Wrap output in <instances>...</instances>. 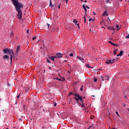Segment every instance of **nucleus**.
I'll return each mask as SVG.
<instances>
[{"mask_svg": "<svg viewBox=\"0 0 129 129\" xmlns=\"http://www.w3.org/2000/svg\"><path fill=\"white\" fill-rule=\"evenodd\" d=\"M102 81H104V79H103V80H102Z\"/></svg>", "mask_w": 129, "mask_h": 129, "instance_id": "50", "label": "nucleus"}, {"mask_svg": "<svg viewBox=\"0 0 129 129\" xmlns=\"http://www.w3.org/2000/svg\"><path fill=\"white\" fill-rule=\"evenodd\" d=\"M53 79L56 80H58V81H65V78H63V80H62L61 79L59 78H53Z\"/></svg>", "mask_w": 129, "mask_h": 129, "instance_id": "8", "label": "nucleus"}, {"mask_svg": "<svg viewBox=\"0 0 129 129\" xmlns=\"http://www.w3.org/2000/svg\"><path fill=\"white\" fill-rule=\"evenodd\" d=\"M17 98H20V95L17 96Z\"/></svg>", "mask_w": 129, "mask_h": 129, "instance_id": "42", "label": "nucleus"}, {"mask_svg": "<svg viewBox=\"0 0 129 129\" xmlns=\"http://www.w3.org/2000/svg\"><path fill=\"white\" fill-rule=\"evenodd\" d=\"M77 58H78V59H79V60H80L81 61H82V62H83V61H84V58H82L80 56H77Z\"/></svg>", "mask_w": 129, "mask_h": 129, "instance_id": "11", "label": "nucleus"}, {"mask_svg": "<svg viewBox=\"0 0 129 129\" xmlns=\"http://www.w3.org/2000/svg\"><path fill=\"white\" fill-rule=\"evenodd\" d=\"M49 4L50 8H53V7H54V5H52V0H50Z\"/></svg>", "mask_w": 129, "mask_h": 129, "instance_id": "14", "label": "nucleus"}, {"mask_svg": "<svg viewBox=\"0 0 129 129\" xmlns=\"http://www.w3.org/2000/svg\"><path fill=\"white\" fill-rule=\"evenodd\" d=\"M64 62H67V60H64Z\"/></svg>", "mask_w": 129, "mask_h": 129, "instance_id": "46", "label": "nucleus"}, {"mask_svg": "<svg viewBox=\"0 0 129 129\" xmlns=\"http://www.w3.org/2000/svg\"><path fill=\"white\" fill-rule=\"evenodd\" d=\"M121 2H122V0H120Z\"/></svg>", "mask_w": 129, "mask_h": 129, "instance_id": "53", "label": "nucleus"}, {"mask_svg": "<svg viewBox=\"0 0 129 129\" xmlns=\"http://www.w3.org/2000/svg\"><path fill=\"white\" fill-rule=\"evenodd\" d=\"M127 111H129V108L127 109Z\"/></svg>", "mask_w": 129, "mask_h": 129, "instance_id": "49", "label": "nucleus"}, {"mask_svg": "<svg viewBox=\"0 0 129 129\" xmlns=\"http://www.w3.org/2000/svg\"><path fill=\"white\" fill-rule=\"evenodd\" d=\"M116 51H117V49H115L113 51V54H114L115 55H116Z\"/></svg>", "mask_w": 129, "mask_h": 129, "instance_id": "26", "label": "nucleus"}, {"mask_svg": "<svg viewBox=\"0 0 129 129\" xmlns=\"http://www.w3.org/2000/svg\"><path fill=\"white\" fill-rule=\"evenodd\" d=\"M3 52H4L5 54H10L11 62H12L13 60V55H14V51H13V49L10 50L8 48H5L3 49Z\"/></svg>", "mask_w": 129, "mask_h": 129, "instance_id": "2", "label": "nucleus"}, {"mask_svg": "<svg viewBox=\"0 0 129 129\" xmlns=\"http://www.w3.org/2000/svg\"><path fill=\"white\" fill-rule=\"evenodd\" d=\"M36 38H37V37L35 36V37H34L32 38V39H33V41H34V40H36Z\"/></svg>", "mask_w": 129, "mask_h": 129, "instance_id": "31", "label": "nucleus"}, {"mask_svg": "<svg viewBox=\"0 0 129 129\" xmlns=\"http://www.w3.org/2000/svg\"><path fill=\"white\" fill-rule=\"evenodd\" d=\"M115 61V59H112V60L111 61L112 64V63H114Z\"/></svg>", "mask_w": 129, "mask_h": 129, "instance_id": "30", "label": "nucleus"}, {"mask_svg": "<svg viewBox=\"0 0 129 129\" xmlns=\"http://www.w3.org/2000/svg\"><path fill=\"white\" fill-rule=\"evenodd\" d=\"M82 107H84V103H79Z\"/></svg>", "mask_w": 129, "mask_h": 129, "instance_id": "20", "label": "nucleus"}, {"mask_svg": "<svg viewBox=\"0 0 129 129\" xmlns=\"http://www.w3.org/2000/svg\"><path fill=\"white\" fill-rule=\"evenodd\" d=\"M115 112H116V114H117V115L118 116H119V114H118V112L116 111Z\"/></svg>", "mask_w": 129, "mask_h": 129, "instance_id": "36", "label": "nucleus"}, {"mask_svg": "<svg viewBox=\"0 0 129 129\" xmlns=\"http://www.w3.org/2000/svg\"><path fill=\"white\" fill-rule=\"evenodd\" d=\"M55 54L56 55V57H57L58 59H60V58H62V56L63 55V54L60 52H57Z\"/></svg>", "mask_w": 129, "mask_h": 129, "instance_id": "4", "label": "nucleus"}, {"mask_svg": "<svg viewBox=\"0 0 129 129\" xmlns=\"http://www.w3.org/2000/svg\"><path fill=\"white\" fill-rule=\"evenodd\" d=\"M50 60H52V61H55V58L53 57V56H51L50 57Z\"/></svg>", "mask_w": 129, "mask_h": 129, "instance_id": "19", "label": "nucleus"}, {"mask_svg": "<svg viewBox=\"0 0 129 129\" xmlns=\"http://www.w3.org/2000/svg\"><path fill=\"white\" fill-rule=\"evenodd\" d=\"M46 25L48 26V28H50V24H49L48 23H47Z\"/></svg>", "mask_w": 129, "mask_h": 129, "instance_id": "34", "label": "nucleus"}, {"mask_svg": "<svg viewBox=\"0 0 129 129\" xmlns=\"http://www.w3.org/2000/svg\"><path fill=\"white\" fill-rule=\"evenodd\" d=\"M108 30H110L111 31H114L115 29L113 27H109L108 28Z\"/></svg>", "mask_w": 129, "mask_h": 129, "instance_id": "12", "label": "nucleus"}, {"mask_svg": "<svg viewBox=\"0 0 129 129\" xmlns=\"http://www.w3.org/2000/svg\"><path fill=\"white\" fill-rule=\"evenodd\" d=\"M11 2L14 4V6L15 7V10L16 12H18V18L19 19V20H21L22 19V17L23 16V12H22V10L21 9L22 8H24V6H23V4L19 3V0H11Z\"/></svg>", "mask_w": 129, "mask_h": 129, "instance_id": "1", "label": "nucleus"}, {"mask_svg": "<svg viewBox=\"0 0 129 129\" xmlns=\"http://www.w3.org/2000/svg\"><path fill=\"white\" fill-rule=\"evenodd\" d=\"M11 35H13V33H12Z\"/></svg>", "mask_w": 129, "mask_h": 129, "instance_id": "56", "label": "nucleus"}, {"mask_svg": "<svg viewBox=\"0 0 129 129\" xmlns=\"http://www.w3.org/2000/svg\"><path fill=\"white\" fill-rule=\"evenodd\" d=\"M73 99V98L71 99V103L72 104H73V105H74L76 104V103H77V101H76V99H75V101H74Z\"/></svg>", "mask_w": 129, "mask_h": 129, "instance_id": "5", "label": "nucleus"}, {"mask_svg": "<svg viewBox=\"0 0 129 129\" xmlns=\"http://www.w3.org/2000/svg\"><path fill=\"white\" fill-rule=\"evenodd\" d=\"M86 8H87V9H90L89 7H88L87 6H86Z\"/></svg>", "mask_w": 129, "mask_h": 129, "instance_id": "39", "label": "nucleus"}, {"mask_svg": "<svg viewBox=\"0 0 129 129\" xmlns=\"http://www.w3.org/2000/svg\"><path fill=\"white\" fill-rule=\"evenodd\" d=\"M107 64H112V62H111V60H108L106 62Z\"/></svg>", "mask_w": 129, "mask_h": 129, "instance_id": "16", "label": "nucleus"}, {"mask_svg": "<svg viewBox=\"0 0 129 129\" xmlns=\"http://www.w3.org/2000/svg\"><path fill=\"white\" fill-rule=\"evenodd\" d=\"M46 61L47 62V63H51V61H50V60L49 59H46Z\"/></svg>", "mask_w": 129, "mask_h": 129, "instance_id": "24", "label": "nucleus"}, {"mask_svg": "<svg viewBox=\"0 0 129 129\" xmlns=\"http://www.w3.org/2000/svg\"><path fill=\"white\" fill-rule=\"evenodd\" d=\"M42 129H45V127L44 126H42Z\"/></svg>", "mask_w": 129, "mask_h": 129, "instance_id": "45", "label": "nucleus"}, {"mask_svg": "<svg viewBox=\"0 0 129 129\" xmlns=\"http://www.w3.org/2000/svg\"><path fill=\"white\" fill-rule=\"evenodd\" d=\"M87 68H91V67H90V66H89V64H87Z\"/></svg>", "mask_w": 129, "mask_h": 129, "instance_id": "35", "label": "nucleus"}, {"mask_svg": "<svg viewBox=\"0 0 129 129\" xmlns=\"http://www.w3.org/2000/svg\"><path fill=\"white\" fill-rule=\"evenodd\" d=\"M93 96V97H94V96Z\"/></svg>", "mask_w": 129, "mask_h": 129, "instance_id": "54", "label": "nucleus"}, {"mask_svg": "<svg viewBox=\"0 0 129 129\" xmlns=\"http://www.w3.org/2000/svg\"><path fill=\"white\" fill-rule=\"evenodd\" d=\"M125 97H126V96H125Z\"/></svg>", "mask_w": 129, "mask_h": 129, "instance_id": "55", "label": "nucleus"}, {"mask_svg": "<svg viewBox=\"0 0 129 129\" xmlns=\"http://www.w3.org/2000/svg\"><path fill=\"white\" fill-rule=\"evenodd\" d=\"M112 46H116V44L113 43V44L112 45Z\"/></svg>", "mask_w": 129, "mask_h": 129, "instance_id": "38", "label": "nucleus"}, {"mask_svg": "<svg viewBox=\"0 0 129 129\" xmlns=\"http://www.w3.org/2000/svg\"><path fill=\"white\" fill-rule=\"evenodd\" d=\"M116 30H117V31H118V30H120V27H119V25H116Z\"/></svg>", "mask_w": 129, "mask_h": 129, "instance_id": "13", "label": "nucleus"}, {"mask_svg": "<svg viewBox=\"0 0 129 129\" xmlns=\"http://www.w3.org/2000/svg\"><path fill=\"white\" fill-rule=\"evenodd\" d=\"M84 3H87V1L85 0V1H84Z\"/></svg>", "mask_w": 129, "mask_h": 129, "instance_id": "44", "label": "nucleus"}, {"mask_svg": "<svg viewBox=\"0 0 129 129\" xmlns=\"http://www.w3.org/2000/svg\"><path fill=\"white\" fill-rule=\"evenodd\" d=\"M105 15H107V16H108V14H107L106 11H105V12H104V13L103 14V16H105Z\"/></svg>", "mask_w": 129, "mask_h": 129, "instance_id": "23", "label": "nucleus"}, {"mask_svg": "<svg viewBox=\"0 0 129 129\" xmlns=\"http://www.w3.org/2000/svg\"><path fill=\"white\" fill-rule=\"evenodd\" d=\"M54 106H56V103L54 104Z\"/></svg>", "mask_w": 129, "mask_h": 129, "instance_id": "48", "label": "nucleus"}, {"mask_svg": "<svg viewBox=\"0 0 129 129\" xmlns=\"http://www.w3.org/2000/svg\"><path fill=\"white\" fill-rule=\"evenodd\" d=\"M91 21H93V22H94L95 21V19H93L92 18H90L89 19V22H91Z\"/></svg>", "mask_w": 129, "mask_h": 129, "instance_id": "21", "label": "nucleus"}, {"mask_svg": "<svg viewBox=\"0 0 129 129\" xmlns=\"http://www.w3.org/2000/svg\"><path fill=\"white\" fill-rule=\"evenodd\" d=\"M66 2L67 3V4H68V0H66Z\"/></svg>", "mask_w": 129, "mask_h": 129, "instance_id": "41", "label": "nucleus"}, {"mask_svg": "<svg viewBox=\"0 0 129 129\" xmlns=\"http://www.w3.org/2000/svg\"><path fill=\"white\" fill-rule=\"evenodd\" d=\"M70 57H73V53H70Z\"/></svg>", "mask_w": 129, "mask_h": 129, "instance_id": "32", "label": "nucleus"}, {"mask_svg": "<svg viewBox=\"0 0 129 129\" xmlns=\"http://www.w3.org/2000/svg\"><path fill=\"white\" fill-rule=\"evenodd\" d=\"M83 8L85 10V15L87 14V9H86V7L85 5H83Z\"/></svg>", "mask_w": 129, "mask_h": 129, "instance_id": "6", "label": "nucleus"}, {"mask_svg": "<svg viewBox=\"0 0 129 129\" xmlns=\"http://www.w3.org/2000/svg\"><path fill=\"white\" fill-rule=\"evenodd\" d=\"M49 69H51V67H49Z\"/></svg>", "mask_w": 129, "mask_h": 129, "instance_id": "52", "label": "nucleus"}, {"mask_svg": "<svg viewBox=\"0 0 129 129\" xmlns=\"http://www.w3.org/2000/svg\"><path fill=\"white\" fill-rule=\"evenodd\" d=\"M83 19H84V23L85 24H86V17L85 16H84V17L83 18Z\"/></svg>", "mask_w": 129, "mask_h": 129, "instance_id": "17", "label": "nucleus"}, {"mask_svg": "<svg viewBox=\"0 0 129 129\" xmlns=\"http://www.w3.org/2000/svg\"><path fill=\"white\" fill-rule=\"evenodd\" d=\"M52 56H53V57L54 58V59H56V58H58V57H57L56 54H55V55Z\"/></svg>", "mask_w": 129, "mask_h": 129, "instance_id": "29", "label": "nucleus"}, {"mask_svg": "<svg viewBox=\"0 0 129 129\" xmlns=\"http://www.w3.org/2000/svg\"><path fill=\"white\" fill-rule=\"evenodd\" d=\"M81 2H83V0H81Z\"/></svg>", "mask_w": 129, "mask_h": 129, "instance_id": "47", "label": "nucleus"}, {"mask_svg": "<svg viewBox=\"0 0 129 129\" xmlns=\"http://www.w3.org/2000/svg\"><path fill=\"white\" fill-rule=\"evenodd\" d=\"M73 22L75 25H77L78 26V28H79V24H77L78 22L76 19L74 20Z\"/></svg>", "mask_w": 129, "mask_h": 129, "instance_id": "10", "label": "nucleus"}, {"mask_svg": "<svg viewBox=\"0 0 129 129\" xmlns=\"http://www.w3.org/2000/svg\"><path fill=\"white\" fill-rule=\"evenodd\" d=\"M122 54H123V51L121 50L118 54L117 55V57H119V56H122Z\"/></svg>", "mask_w": 129, "mask_h": 129, "instance_id": "9", "label": "nucleus"}, {"mask_svg": "<svg viewBox=\"0 0 129 129\" xmlns=\"http://www.w3.org/2000/svg\"><path fill=\"white\" fill-rule=\"evenodd\" d=\"M60 5H58V9H59V10H60Z\"/></svg>", "mask_w": 129, "mask_h": 129, "instance_id": "37", "label": "nucleus"}, {"mask_svg": "<svg viewBox=\"0 0 129 129\" xmlns=\"http://www.w3.org/2000/svg\"><path fill=\"white\" fill-rule=\"evenodd\" d=\"M81 91H83V85L82 86V87L80 88Z\"/></svg>", "mask_w": 129, "mask_h": 129, "instance_id": "28", "label": "nucleus"}, {"mask_svg": "<svg viewBox=\"0 0 129 129\" xmlns=\"http://www.w3.org/2000/svg\"><path fill=\"white\" fill-rule=\"evenodd\" d=\"M94 82H97V79L96 78H94Z\"/></svg>", "mask_w": 129, "mask_h": 129, "instance_id": "27", "label": "nucleus"}, {"mask_svg": "<svg viewBox=\"0 0 129 129\" xmlns=\"http://www.w3.org/2000/svg\"><path fill=\"white\" fill-rule=\"evenodd\" d=\"M27 34H29V30H27Z\"/></svg>", "mask_w": 129, "mask_h": 129, "instance_id": "43", "label": "nucleus"}, {"mask_svg": "<svg viewBox=\"0 0 129 129\" xmlns=\"http://www.w3.org/2000/svg\"><path fill=\"white\" fill-rule=\"evenodd\" d=\"M69 95H74V96H75V95H77V94H73V93L70 92V93H69Z\"/></svg>", "mask_w": 129, "mask_h": 129, "instance_id": "18", "label": "nucleus"}, {"mask_svg": "<svg viewBox=\"0 0 129 129\" xmlns=\"http://www.w3.org/2000/svg\"><path fill=\"white\" fill-rule=\"evenodd\" d=\"M17 48L16 49V53H18L21 50V46L19 45L17 46Z\"/></svg>", "mask_w": 129, "mask_h": 129, "instance_id": "7", "label": "nucleus"}, {"mask_svg": "<svg viewBox=\"0 0 129 129\" xmlns=\"http://www.w3.org/2000/svg\"><path fill=\"white\" fill-rule=\"evenodd\" d=\"M43 111H45V109H43Z\"/></svg>", "mask_w": 129, "mask_h": 129, "instance_id": "51", "label": "nucleus"}, {"mask_svg": "<svg viewBox=\"0 0 129 129\" xmlns=\"http://www.w3.org/2000/svg\"><path fill=\"white\" fill-rule=\"evenodd\" d=\"M4 59H7L8 60H9L10 57H9V56H8L7 55H5L4 56Z\"/></svg>", "mask_w": 129, "mask_h": 129, "instance_id": "15", "label": "nucleus"}, {"mask_svg": "<svg viewBox=\"0 0 129 129\" xmlns=\"http://www.w3.org/2000/svg\"><path fill=\"white\" fill-rule=\"evenodd\" d=\"M106 4H108V3H110V2H109V0H107L106 1Z\"/></svg>", "mask_w": 129, "mask_h": 129, "instance_id": "33", "label": "nucleus"}, {"mask_svg": "<svg viewBox=\"0 0 129 129\" xmlns=\"http://www.w3.org/2000/svg\"><path fill=\"white\" fill-rule=\"evenodd\" d=\"M105 80H107L108 81V80H109V77L106 76L105 77Z\"/></svg>", "mask_w": 129, "mask_h": 129, "instance_id": "22", "label": "nucleus"}, {"mask_svg": "<svg viewBox=\"0 0 129 129\" xmlns=\"http://www.w3.org/2000/svg\"><path fill=\"white\" fill-rule=\"evenodd\" d=\"M75 97L73 98L72 100H74V101H75V99L76 101H77L78 103H79V100H80V103H83V99L81 97V96H79V95H75Z\"/></svg>", "mask_w": 129, "mask_h": 129, "instance_id": "3", "label": "nucleus"}, {"mask_svg": "<svg viewBox=\"0 0 129 129\" xmlns=\"http://www.w3.org/2000/svg\"><path fill=\"white\" fill-rule=\"evenodd\" d=\"M68 73H69V74H70V73H71V72H70V71H69Z\"/></svg>", "mask_w": 129, "mask_h": 129, "instance_id": "40", "label": "nucleus"}, {"mask_svg": "<svg viewBox=\"0 0 129 129\" xmlns=\"http://www.w3.org/2000/svg\"><path fill=\"white\" fill-rule=\"evenodd\" d=\"M109 44H111V45H113V43H112V42H111V41L109 40L108 41Z\"/></svg>", "mask_w": 129, "mask_h": 129, "instance_id": "25", "label": "nucleus"}]
</instances>
